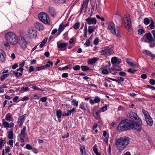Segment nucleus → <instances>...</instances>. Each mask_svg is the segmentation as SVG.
Wrapping results in <instances>:
<instances>
[{"mask_svg":"<svg viewBox=\"0 0 155 155\" xmlns=\"http://www.w3.org/2000/svg\"><path fill=\"white\" fill-rule=\"evenodd\" d=\"M32 88L33 89L35 90H41V91H43L44 90L41 89H40V88L38 87L35 86H32Z\"/></svg>","mask_w":155,"mask_h":155,"instance_id":"nucleus-51","label":"nucleus"},{"mask_svg":"<svg viewBox=\"0 0 155 155\" xmlns=\"http://www.w3.org/2000/svg\"><path fill=\"white\" fill-rule=\"evenodd\" d=\"M79 107L82 110L86 111L87 108V104L81 102L79 105Z\"/></svg>","mask_w":155,"mask_h":155,"instance_id":"nucleus-19","label":"nucleus"},{"mask_svg":"<svg viewBox=\"0 0 155 155\" xmlns=\"http://www.w3.org/2000/svg\"><path fill=\"white\" fill-rule=\"evenodd\" d=\"M26 129V127H23V128L21 130L20 137H22L23 138H25V137L26 135L25 131Z\"/></svg>","mask_w":155,"mask_h":155,"instance_id":"nucleus-20","label":"nucleus"},{"mask_svg":"<svg viewBox=\"0 0 155 155\" xmlns=\"http://www.w3.org/2000/svg\"><path fill=\"white\" fill-rule=\"evenodd\" d=\"M6 55L5 51L0 49V63H2L5 62Z\"/></svg>","mask_w":155,"mask_h":155,"instance_id":"nucleus-10","label":"nucleus"},{"mask_svg":"<svg viewBox=\"0 0 155 155\" xmlns=\"http://www.w3.org/2000/svg\"><path fill=\"white\" fill-rule=\"evenodd\" d=\"M101 73L104 74H107L109 73V71L106 69H103Z\"/></svg>","mask_w":155,"mask_h":155,"instance_id":"nucleus-46","label":"nucleus"},{"mask_svg":"<svg viewBox=\"0 0 155 155\" xmlns=\"http://www.w3.org/2000/svg\"><path fill=\"white\" fill-rule=\"evenodd\" d=\"M6 143V141L5 140H2L0 142V149H2V146H4V144Z\"/></svg>","mask_w":155,"mask_h":155,"instance_id":"nucleus-42","label":"nucleus"},{"mask_svg":"<svg viewBox=\"0 0 155 155\" xmlns=\"http://www.w3.org/2000/svg\"><path fill=\"white\" fill-rule=\"evenodd\" d=\"M2 124L4 125L5 127H9V123L6 121H3L2 122Z\"/></svg>","mask_w":155,"mask_h":155,"instance_id":"nucleus-44","label":"nucleus"},{"mask_svg":"<svg viewBox=\"0 0 155 155\" xmlns=\"http://www.w3.org/2000/svg\"><path fill=\"white\" fill-rule=\"evenodd\" d=\"M149 83L151 85H154L155 84V80L153 79H151L150 80Z\"/></svg>","mask_w":155,"mask_h":155,"instance_id":"nucleus-57","label":"nucleus"},{"mask_svg":"<svg viewBox=\"0 0 155 155\" xmlns=\"http://www.w3.org/2000/svg\"><path fill=\"white\" fill-rule=\"evenodd\" d=\"M5 150L6 153H9L10 151V147L8 146L5 147Z\"/></svg>","mask_w":155,"mask_h":155,"instance_id":"nucleus-62","label":"nucleus"},{"mask_svg":"<svg viewBox=\"0 0 155 155\" xmlns=\"http://www.w3.org/2000/svg\"><path fill=\"white\" fill-rule=\"evenodd\" d=\"M96 27L94 26H89L88 27V31L90 34L92 33L96 28Z\"/></svg>","mask_w":155,"mask_h":155,"instance_id":"nucleus-24","label":"nucleus"},{"mask_svg":"<svg viewBox=\"0 0 155 155\" xmlns=\"http://www.w3.org/2000/svg\"><path fill=\"white\" fill-rule=\"evenodd\" d=\"M8 138L9 139H11L13 138V131L12 129H11L10 131L8 134Z\"/></svg>","mask_w":155,"mask_h":155,"instance_id":"nucleus-35","label":"nucleus"},{"mask_svg":"<svg viewBox=\"0 0 155 155\" xmlns=\"http://www.w3.org/2000/svg\"><path fill=\"white\" fill-rule=\"evenodd\" d=\"M38 18L40 20L44 23L49 24V18L46 13L42 12L39 13L38 15Z\"/></svg>","mask_w":155,"mask_h":155,"instance_id":"nucleus-8","label":"nucleus"},{"mask_svg":"<svg viewBox=\"0 0 155 155\" xmlns=\"http://www.w3.org/2000/svg\"><path fill=\"white\" fill-rule=\"evenodd\" d=\"M93 114L94 117L98 119L99 117V113L98 111H93Z\"/></svg>","mask_w":155,"mask_h":155,"instance_id":"nucleus-33","label":"nucleus"},{"mask_svg":"<svg viewBox=\"0 0 155 155\" xmlns=\"http://www.w3.org/2000/svg\"><path fill=\"white\" fill-rule=\"evenodd\" d=\"M30 88L28 87H21V89L19 91V92H23L29 91Z\"/></svg>","mask_w":155,"mask_h":155,"instance_id":"nucleus-31","label":"nucleus"},{"mask_svg":"<svg viewBox=\"0 0 155 155\" xmlns=\"http://www.w3.org/2000/svg\"><path fill=\"white\" fill-rule=\"evenodd\" d=\"M90 41L89 39H87L86 41V42L84 44V45L88 47L90 45Z\"/></svg>","mask_w":155,"mask_h":155,"instance_id":"nucleus-55","label":"nucleus"},{"mask_svg":"<svg viewBox=\"0 0 155 155\" xmlns=\"http://www.w3.org/2000/svg\"><path fill=\"white\" fill-rule=\"evenodd\" d=\"M130 139L127 137H121L116 140L115 144L117 149L122 150L129 144Z\"/></svg>","mask_w":155,"mask_h":155,"instance_id":"nucleus-1","label":"nucleus"},{"mask_svg":"<svg viewBox=\"0 0 155 155\" xmlns=\"http://www.w3.org/2000/svg\"><path fill=\"white\" fill-rule=\"evenodd\" d=\"M29 97L27 96H25L24 97L22 98L20 100L24 101H25L28 100L29 99Z\"/></svg>","mask_w":155,"mask_h":155,"instance_id":"nucleus-59","label":"nucleus"},{"mask_svg":"<svg viewBox=\"0 0 155 155\" xmlns=\"http://www.w3.org/2000/svg\"><path fill=\"white\" fill-rule=\"evenodd\" d=\"M88 25H95L97 22V20L95 18L88 17L85 19Z\"/></svg>","mask_w":155,"mask_h":155,"instance_id":"nucleus-11","label":"nucleus"},{"mask_svg":"<svg viewBox=\"0 0 155 155\" xmlns=\"http://www.w3.org/2000/svg\"><path fill=\"white\" fill-rule=\"evenodd\" d=\"M148 42L149 43L150 47V48H153L155 46V43L154 41L151 42H149L148 41Z\"/></svg>","mask_w":155,"mask_h":155,"instance_id":"nucleus-52","label":"nucleus"},{"mask_svg":"<svg viewBox=\"0 0 155 155\" xmlns=\"http://www.w3.org/2000/svg\"><path fill=\"white\" fill-rule=\"evenodd\" d=\"M57 45L58 47L61 48V50L63 51L66 49L67 44V43H63L59 44L58 42Z\"/></svg>","mask_w":155,"mask_h":155,"instance_id":"nucleus-17","label":"nucleus"},{"mask_svg":"<svg viewBox=\"0 0 155 155\" xmlns=\"http://www.w3.org/2000/svg\"><path fill=\"white\" fill-rule=\"evenodd\" d=\"M34 68L33 66H31L29 67V69L28 70V71L29 72H31L32 71H34Z\"/></svg>","mask_w":155,"mask_h":155,"instance_id":"nucleus-64","label":"nucleus"},{"mask_svg":"<svg viewBox=\"0 0 155 155\" xmlns=\"http://www.w3.org/2000/svg\"><path fill=\"white\" fill-rule=\"evenodd\" d=\"M94 100L95 103H98L101 101V99L98 96H96Z\"/></svg>","mask_w":155,"mask_h":155,"instance_id":"nucleus-50","label":"nucleus"},{"mask_svg":"<svg viewBox=\"0 0 155 155\" xmlns=\"http://www.w3.org/2000/svg\"><path fill=\"white\" fill-rule=\"evenodd\" d=\"M117 58L116 57H113L111 59V62L112 64H115L117 63Z\"/></svg>","mask_w":155,"mask_h":155,"instance_id":"nucleus-41","label":"nucleus"},{"mask_svg":"<svg viewBox=\"0 0 155 155\" xmlns=\"http://www.w3.org/2000/svg\"><path fill=\"white\" fill-rule=\"evenodd\" d=\"M99 43V39L97 38L95 39L94 41V43L95 45H97Z\"/></svg>","mask_w":155,"mask_h":155,"instance_id":"nucleus-61","label":"nucleus"},{"mask_svg":"<svg viewBox=\"0 0 155 155\" xmlns=\"http://www.w3.org/2000/svg\"><path fill=\"white\" fill-rule=\"evenodd\" d=\"M120 75L122 76H125L126 75V73L124 71H120L119 73Z\"/></svg>","mask_w":155,"mask_h":155,"instance_id":"nucleus-63","label":"nucleus"},{"mask_svg":"<svg viewBox=\"0 0 155 155\" xmlns=\"http://www.w3.org/2000/svg\"><path fill=\"white\" fill-rule=\"evenodd\" d=\"M149 26L151 29H153L155 28L154 22L153 20L151 19L150 20V22Z\"/></svg>","mask_w":155,"mask_h":155,"instance_id":"nucleus-27","label":"nucleus"},{"mask_svg":"<svg viewBox=\"0 0 155 155\" xmlns=\"http://www.w3.org/2000/svg\"><path fill=\"white\" fill-rule=\"evenodd\" d=\"M135 128L134 124L131 121L127 119L122 120L117 126V129L120 131H123Z\"/></svg>","mask_w":155,"mask_h":155,"instance_id":"nucleus-2","label":"nucleus"},{"mask_svg":"<svg viewBox=\"0 0 155 155\" xmlns=\"http://www.w3.org/2000/svg\"><path fill=\"white\" fill-rule=\"evenodd\" d=\"M137 71V70L135 69H133L131 68H129L127 70V71L132 74H134Z\"/></svg>","mask_w":155,"mask_h":155,"instance_id":"nucleus-45","label":"nucleus"},{"mask_svg":"<svg viewBox=\"0 0 155 155\" xmlns=\"http://www.w3.org/2000/svg\"><path fill=\"white\" fill-rule=\"evenodd\" d=\"M72 103L74 106H77L78 105V102L76 100H73L72 101Z\"/></svg>","mask_w":155,"mask_h":155,"instance_id":"nucleus-48","label":"nucleus"},{"mask_svg":"<svg viewBox=\"0 0 155 155\" xmlns=\"http://www.w3.org/2000/svg\"><path fill=\"white\" fill-rule=\"evenodd\" d=\"M47 41V39L45 38L41 42V44L39 45V47L40 48H42L46 43Z\"/></svg>","mask_w":155,"mask_h":155,"instance_id":"nucleus-37","label":"nucleus"},{"mask_svg":"<svg viewBox=\"0 0 155 155\" xmlns=\"http://www.w3.org/2000/svg\"><path fill=\"white\" fill-rule=\"evenodd\" d=\"M107 105H105L103 107H101V110L102 112H104L105 111H106L107 109Z\"/></svg>","mask_w":155,"mask_h":155,"instance_id":"nucleus-49","label":"nucleus"},{"mask_svg":"<svg viewBox=\"0 0 155 155\" xmlns=\"http://www.w3.org/2000/svg\"><path fill=\"white\" fill-rule=\"evenodd\" d=\"M8 76L9 74H2L0 77V80L2 81H3Z\"/></svg>","mask_w":155,"mask_h":155,"instance_id":"nucleus-30","label":"nucleus"},{"mask_svg":"<svg viewBox=\"0 0 155 155\" xmlns=\"http://www.w3.org/2000/svg\"><path fill=\"white\" fill-rule=\"evenodd\" d=\"M129 117L130 120V121H131V122L133 123V121L135 122V128L137 130L140 131L141 129L142 121L136 113L134 112L131 111L129 114Z\"/></svg>","mask_w":155,"mask_h":155,"instance_id":"nucleus-3","label":"nucleus"},{"mask_svg":"<svg viewBox=\"0 0 155 155\" xmlns=\"http://www.w3.org/2000/svg\"><path fill=\"white\" fill-rule=\"evenodd\" d=\"M105 53L106 55H110L113 52V50L110 48L105 47Z\"/></svg>","mask_w":155,"mask_h":155,"instance_id":"nucleus-18","label":"nucleus"},{"mask_svg":"<svg viewBox=\"0 0 155 155\" xmlns=\"http://www.w3.org/2000/svg\"><path fill=\"white\" fill-rule=\"evenodd\" d=\"M62 23H61L59 26V30L58 32V35H59L64 29V27H62Z\"/></svg>","mask_w":155,"mask_h":155,"instance_id":"nucleus-25","label":"nucleus"},{"mask_svg":"<svg viewBox=\"0 0 155 155\" xmlns=\"http://www.w3.org/2000/svg\"><path fill=\"white\" fill-rule=\"evenodd\" d=\"M93 150L94 153H95L96 152H97V146L95 145L93 147Z\"/></svg>","mask_w":155,"mask_h":155,"instance_id":"nucleus-56","label":"nucleus"},{"mask_svg":"<svg viewBox=\"0 0 155 155\" xmlns=\"http://www.w3.org/2000/svg\"><path fill=\"white\" fill-rule=\"evenodd\" d=\"M81 70L83 71H86L89 69V67L85 66H82L81 67Z\"/></svg>","mask_w":155,"mask_h":155,"instance_id":"nucleus-39","label":"nucleus"},{"mask_svg":"<svg viewBox=\"0 0 155 155\" xmlns=\"http://www.w3.org/2000/svg\"><path fill=\"white\" fill-rule=\"evenodd\" d=\"M89 0H84L83 2V4L82 5L81 8V10H82L83 9L84 7L85 6V5H86V7L87 6V5L88 4V2Z\"/></svg>","mask_w":155,"mask_h":155,"instance_id":"nucleus-28","label":"nucleus"},{"mask_svg":"<svg viewBox=\"0 0 155 155\" xmlns=\"http://www.w3.org/2000/svg\"><path fill=\"white\" fill-rule=\"evenodd\" d=\"M29 36L31 38H33L36 37L37 35V33L35 31H34L32 28H30L28 31Z\"/></svg>","mask_w":155,"mask_h":155,"instance_id":"nucleus-12","label":"nucleus"},{"mask_svg":"<svg viewBox=\"0 0 155 155\" xmlns=\"http://www.w3.org/2000/svg\"><path fill=\"white\" fill-rule=\"evenodd\" d=\"M27 42L24 38H21L20 41V45L23 49H25L27 47Z\"/></svg>","mask_w":155,"mask_h":155,"instance_id":"nucleus-14","label":"nucleus"},{"mask_svg":"<svg viewBox=\"0 0 155 155\" xmlns=\"http://www.w3.org/2000/svg\"><path fill=\"white\" fill-rule=\"evenodd\" d=\"M80 67L79 65H76L74 66L73 68V69L74 71H77L80 69Z\"/></svg>","mask_w":155,"mask_h":155,"instance_id":"nucleus-54","label":"nucleus"},{"mask_svg":"<svg viewBox=\"0 0 155 155\" xmlns=\"http://www.w3.org/2000/svg\"><path fill=\"white\" fill-rule=\"evenodd\" d=\"M108 28L110 32L113 35H116L117 36L120 37V35L117 28H115V25L114 23L110 22L108 24Z\"/></svg>","mask_w":155,"mask_h":155,"instance_id":"nucleus-6","label":"nucleus"},{"mask_svg":"<svg viewBox=\"0 0 155 155\" xmlns=\"http://www.w3.org/2000/svg\"><path fill=\"white\" fill-rule=\"evenodd\" d=\"M26 116V114H24L22 116L19 117L18 122H21L23 123L25 120V117Z\"/></svg>","mask_w":155,"mask_h":155,"instance_id":"nucleus-21","label":"nucleus"},{"mask_svg":"<svg viewBox=\"0 0 155 155\" xmlns=\"http://www.w3.org/2000/svg\"><path fill=\"white\" fill-rule=\"evenodd\" d=\"M142 52L144 54L151 57L152 59H154L155 58V54H153L150 51L148 50H143Z\"/></svg>","mask_w":155,"mask_h":155,"instance_id":"nucleus-13","label":"nucleus"},{"mask_svg":"<svg viewBox=\"0 0 155 155\" xmlns=\"http://www.w3.org/2000/svg\"><path fill=\"white\" fill-rule=\"evenodd\" d=\"M75 111V109L74 108H73L70 110H68L67 111V114L68 115H70L71 113H73Z\"/></svg>","mask_w":155,"mask_h":155,"instance_id":"nucleus-43","label":"nucleus"},{"mask_svg":"<svg viewBox=\"0 0 155 155\" xmlns=\"http://www.w3.org/2000/svg\"><path fill=\"white\" fill-rule=\"evenodd\" d=\"M45 66H42L40 67H37L36 68V70L37 71H40L42 69H45Z\"/></svg>","mask_w":155,"mask_h":155,"instance_id":"nucleus-53","label":"nucleus"},{"mask_svg":"<svg viewBox=\"0 0 155 155\" xmlns=\"http://www.w3.org/2000/svg\"><path fill=\"white\" fill-rule=\"evenodd\" d=\"M80 23L79 22H77L73 25V28L75 29H77L79 28L80 26Z\"/></svg>","mask_w":155,"mask_h":155,"instance_id":"nucleus-36","label":"nucleus"},{"mask_svg":"<svg viewBox=\"0 0 155 155\" xmlns=\"http://www.w3.org/2000/svg\"><path fill=\"white\" fill-rule=\"evenodd\" d=\"M131 61H132L130 59H127L126 61L127 63L132 67L134 68L136 67L137 66V65L131 62Z\"/></svg>","mask_w":155,"mask_h":155,"instance_id":"nucleus-22","label":"nucleus"},{"mask_svg":"<svg viewBox=\"0 0 155 155\" xmlns=\"http://www.w3.org/2000/svg\"><path fill=\"white\" fill-rule=\"evenodd\" d=\"M151 33L153 35V37L151 34L150 32L146 33L141 39V41L144 42H147V40L149 42H153L155 40V29L151 31Z\"/></svg>","mask_w":155,"mask_h":155,"instance_id":"nucleus-5","label":"nucleus"},{"mask_svg":"<svg viewBox=\"0 0 155 155\" xmlns=\"http://www.w3.org/2000/svg\"><path fill=\"white\" fill-rule=\"evenodd\" d=\"M129 16L128 14H126L125 15L124 18L125 26L126 28L127 29L130 28L131 27L130 19Z\"/></svg>","mask_w":155,"mask_h":155,"instance_id":"nucleus-9","label":"nucleus"},{"mask_svg":"<svg viewBox=\"0 0 155 155\" xmlns=\"http://www.w3.org/2000/svg\"><path fill=\"white\" fill-rule=\"evenodd\" d=\"M98 60V58H91L89 60L88 63L90 64H92L95 63Z\"/></svg>","mask_w":155,"mask_h":155,"instance_id":"nucleus-23","label":"nucleus"},{"mask_svg":"<svg viewBox=\"0 0 155 155\" xmlns=\"http://www.w3.org/2000/svg\"><path fill=\"white\" fill-rule=\"evenodd\" d=\"M12 118V117L11 114L10 113H8L5 116V119L7 120L10 121H12V120H10Z\"/></svg>","mask_w":155,"mask_h":155,"instance_id":"nucleus-26","label":"nucleus"},{"mask_svg":"<svg viewBox=\"0 0 155 155\" xmlns=\"http://www.w3.org/2000/svg\"><path fill=\"white\" fill-rule=\"evenodd\" d=\"M5 39L8 43L12 45L16 44L18 42L17 36L15 33L12 32H9L5 34Z\"/></svg>","mask_w":155,"mask_h":155,"instance_id":"nucleus-4","label":"nucleus"},{"mask_svg":"<svg viewBox=\"0 0 155 155\" xmlns=\"http://www.w3.org/2000/svg\"><path fill=\"white\" fill-rule=\"evenodd\" d=\"M35 26L36 29L40 31L44 29L43 25L41 23L39 22H36L35 24Z\"/></svg>","mask_w":155,"mask_h":155,"instance_id":"nucleus-15","label":"nucleus"},{"mask_svg":"<svg viewBox=\"0 0 155 155\" xmlns=\"http://www.w3.org/2000/svg\"><path fill=\"white\" fill-rule=\"evenodd\" d=\"M25 64V61H23L22 62L20 63L19 64V66L20 68L23 67Z\"/></svg>","mask_w":155,"mask_h":155,"instance_id":"nucleus-60","label":"nucleus"},{"mask_svg":"<svg viewBox=\"0 0 155 155\" xmlns=\"http://www.w3.org/2000/svg\"><path fill=\"white\" fill-rule=\"evenodd\" d=\"M53 64V63L52 62H51L49 61H48L47 62V64L45 66V68L46 67H49L50 65L52 66Z\"/></svg>","mask_w":155,"mask_h":155,"instance_id":"nucleus-40","label":"nucleus"},{"mask_svg":"<svg viewBox=\"0 0 155 155\" xmlns=\"http://www.w3.org/2000/svg\"><path fill=\"white\" fill-rule=\"evenodd\" d=\"M99 52L101 55H106L105 48H104L101 51H100Z\"/></svg>","mask_w":155,"mask_h":155,"instance_id":"nucleus-38","label":"nucleus"},{"mask_svg":"<svg viewBox=\"0 0 155 155\" xmlns=\"http://www.w3.org/2000/svg\"><path fill=\"white\" fill-rule=\"evenodd\" d=\"M68 66H66L63 68L60 67L58 68V69L60 71H63L67 70L68 69Z\"/></svg>","mask_w":155,"mask_h":155,"instance_id":"nucleus-47","label":"nucleus"},{"mask_svg":"<svg viewBox=\"0 0 155 155\" xmlns=\"http://www.w3.org/2000/svg\"><path fill=\"white\" fill-rule=\"evenodd\" d=\"M48 11L51 16L54 17L56 15V11L54 8L51 7H49L48 9Z\"/></svg>","mask_w":155,"mask_h":155,"instance_id":"nucleus-16","label":"nucleus"},{"mask_svg":"<svg viewBox=\"0 0 155 155\" xmlns=\"http://www.w3.org/2000/svg\"><path fill=\"white\" fill-rule=\"evenodd\" d=\"M13 74L15 75L16 78H18L22 75L21 73H18L17 71H13Z\"/></svg>","mask_w":155,"mask_h":155,"instance_id":"nucleus-34","label":"nucleus"},{"mask_svg":"<svg viewBox=\"0 0 155 155\" xmlns=\"http://www.w3.org/2000/svg\"><path fill=\"white\" fill-rule=\"evenodd\" d=\"M25 147L28 150H30L32 149V147L29 144H27L25 146Z\"/></svg>","mask_w":155,"mask_h":155,"instance_id":"nucleus-58","label":"nucleus"},{"mask_svg":"<svg viewBox=\"0 0 155 155\" xmlns=\"http://www.w3.org/2000/svg\"><path fill=\"white\" fill-rule=\"evenodd\" d=\"M56 114L57 117V118L58 119H60L61 117V116L62 115V112L61 110H58L56 111Z\"/></svg>","mask_w":155,"mask_h":155,"instance_id":"nucleus-29","label":"nucleus"},{"mask_svg":"<svg viewBox=\"0 0 155 155\" xmlns=\"http://www.w3.org/2000/svg\"><path fill=\"white\" fill-rule=\"evenodd\" d=\"M142 112L144 115L147 124L150 126H152L153 124V121L148 112L144 109L142 110Z\"/></svg>","mask_w":155,"mask_h":155,"instance_id":"nucleus-7","label":"nucleus"},{"mask_svg":"<svg viewBox=\"0 0 155 155\" xmlns=\"http://www.w3.org/2000/svg\"><path fill=\"white\" fill-rule=\"evenodd\" d=\"M150 20H149V19L147 18H145L143 20V23L145 25H148L149 24L150 22Z\"/></svg>","mask_w":155,"mask_h":155,"instance_id":"nucleus-32","label":"nucleus"}]
</instances>
